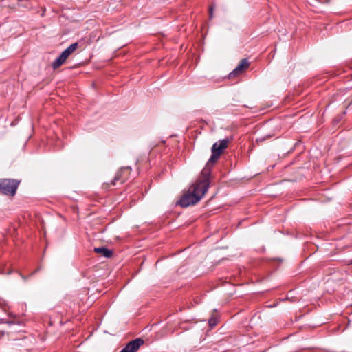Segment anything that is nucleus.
<instances>
[{
    "mask_svg": "<svg viewBox=\"0 0 352 352\" xmlns=\"http://www.w3.org/2000/svg\"><path fill=\"white\" fill-rule=\"evenodd\" d=\"M94 250L96 253L101 254L105 258H110L113 255V252L104 247L95 248Z\"/></svg>",
    "mask_w": 352,
    "mask_h": 352,
    "instance_id": "nucleus-8",
    "label": "nucleus"
},
{
    "mask_svg": "<svg viewBox=\"0 0 352 352\" xmlns=\"http://www.w3.org/2000/svg\"><path fill=\"white\" fill-rule=\"evenodd\" d=\"M144 340L141 338L129 342L120 352H136L143 345Z\"/></svg>",
    "mask_w": 352,
    "mask_h": 352,
    "instance_id": "nucleus-4",
    "label": "nucleus"
},
{
    "mask_svg": "<svg viewBox=\"0 0 352 352\" xmlns=\"http://www.w3.org/2000/svg\"><path fill=\"white\" fill-rule=\"evenodd\" d=\"M213 11H214V8L212 6H210V8H209V15H210V19L213 17Z\"/></svg>",
    "mask_w": 352,
    "mask_h": 352,
    "instance_id": "nucleus-16",
    "label": "nucleus"
},
{
    "mask_svg": "<svg viewBox=\"0 0 352 352\" xmlns=\"http://www.w3.org/2000/svg\"><path fill=\"white\" fill-rule=\"evenodd\" d=\"M28 2L27 1H25V3H24V4H23V6H25V7H28Z\"/></svg>",
    "mask_w": 352,
    "mask_h": 352,
    "instance_id": "nucleus-18",
    "label": "nucleus"
},
{
    "mask_svg": "<svg viewBox=\"0 0 352 352\" xmlns=\"http://www.w3.org/2000/svg\"><path fill=\"white\" fill-rule=\"evenodd\" d=\"M72 53L70 52L67 49H65L61 54H60V56L65 60H66V59L69 56L70 54H72Z\"/></svg>",
    "mask_w": 352,
    "mask_h": 352,
    "instance_id": "nucleus-10",
    "label": "nucleus"
},
{
    "mask_svg": "<svg viewBox=\"0 0 352 352\" xmlns=\"http://www.w3.org/2000/svg\"><path fill=\"white\" fill-rule=\"evenodd\" d=\"M78 43H74L70 45L67 49L72 53H73L78 47Z\"/></svg>",
    "mask_w": 352,
    "mask_h": 352,
    "instance_id": "nucleus-14",
    "label": "nucleus"
},
{
    "mask_svg": "<svg viewBox=\"0 0 352 352\" xmlns=\"http://www.w3.org/2000/svg\"><path fill=\"white\" fill-rule=\"evenodd\" d=\"M21 183V180L16 179H0V194L14 197Z\"/></svg>",
    "mask_w": 352,
    "mask_h": 352,
    "instance_id": "nucleus-3",
    "label": "nucleus"
},
{
    "mask_svg": "<svg viewBox=\"0 0 352 352\" xmlns=\"http://www.w3.org/2000/svg\"><path fill=\"white\" fill-rule=\"evenodd\" d=\"M208 324H209L210 327L212 328L215 327L217 324V319L215 318H210L208 321Z\"/></svg>",
    "mask_w": 352,
    "mask_h": 352,
    "instance_id": "nucleus-15",
    "label": "nucleus"
},
{
    "mask_svg": "<svg viewBox=\"0 0 352 352\" xmlns=\"http://www.w3.org/2000/svg\"><path fill=\"white\" fill-rule=\"evenodd\" d=\"M72 53L70 52L67 49H65L61 54H60V56L65 60H66V59L69 56L70 54H72Z\"/></svg>",
    "mask_w": 352,
    "mask_h": 352,
    "instance_id": "nucleus-12",
    "label": "nucleus"
},
{
    "mask_svg": "<svg viewBox=\"0 0 352 352\" xmlns=\"http://www.w3.org/2000/svg\"><path fill=\"white\" fill-rule=\"evenodd\" d=\"M229 142L230 140L228 139H223L212 145L211 149L212 155L201 171L202 175H208L210 177L213 164L217 162L223 150L228 147Z\"/></svg>",
    "mask_w": 352,
    "mask_h": 352,
    "instance_id": "nucleus-2",
    "label": "nucleus"
},
{
    "mask_svg": "<svg viewBox=\"0 0 352 352\" xmlns=\"http://www.w3.org/2000/svg\"><path fill=\"white\" fill-rule=\"evenodd\" d=\"M250 66V63L247 58L242 59L239 64L236 67V68L231 72L229 75V78H234L240 74H241L245 69H247Z\"/></svg>",
    "mask_w": 352,
    "mask_h": 352,
    "instance_id": "nucleus-6",
    "label": "nucleus"
},
{
    "mask_svg": "<svg viewBox=\"0 0 352 352\" xmlns=\"http://www.w3.org/2000/svg\"><path fill=\"white\" fill-rule=\"evenodd\" d=\"M22 278L25 279V278L21 275Z\"/></svg>",
    "mask_w": 352,
    "mask_h": 352,
    "instance_id": "nucleus-20",
    "label": "nucleus"
},
{
    "mask_svg": "<svg viewBox=\"0 0 352 352\" xmlns=\"http://www.w3.org/2000/svg\"><path fill=\"white\" fill-rule=\"evenodd\" d=\"M209 186L210 177L201 174L200 178L192 185V191L184 193L178 204L184 208L196 204L208 191Z\"/></svg>",
    "mask_w": 352,
    "mask_h": 352,
    "instance_id": "nucleus-1",
    "label": "nucleus"
},
{
    "mask_svg": "<svg viewBox=\"0 0 352 352\" xmlns=\"http://www.w3.org/2000/svg\"><path fill=\"white\" fill-rule=\"evenodd\" d=\"M72 53L70 52L67 49H65L61 54H60V56L65 60H66V59L69 56L70 54H72Z\"/></svg>",
    "mask_w": 352,
    "mask_h": 352,
    "instance_id": "nucleus-11",
    "label": "nucleus"
},
{
    "mask_svg": "<svg viewBox=\"0 0 352 352\" xmlns=\"http://www.w3.org/2000/svg\"><path fill=\"white\" fill-rule=\"evenodd\" d=\"M72 53L70 52L67 49H65L61 54H60V56L65 60H66V59L69 56L70 54H72Z\"/></svg>",
    "mask_w": 352,
    "mask_h": 352,
    "instance_id": "nucleus-13",
    "label": "nucleus"
},
{
    "mask_svg": "<svg viewBox=\"0 0 352 352\" xmlns=\"http://www.w3.org/2000/svg\"><path fill=\"white\" fill-rule=\"evenodd\" d=\"M349 264H352V259L349 261Z\"/></svg>",
    "mask_w": 352,
    "mask_h": 352,
    "instance_id": "nucleus-19",
    "label": "nucleus"
},
{
    "mask_svg": "<svg viewBox=\"0 0 352 352\" xmlns=\"http://www.w3.org/2000/svg\"><path fill=\"white\" fill-rule=\"evenodd\" d=\"M144 340L141 338L129 342L120 352H136L143 345Z\"/></svg>",
    "mask_w": 352,
    "mask_h": 352,
    "instance_id": "nucleus-5",
    "label": "nucleus"
},
{
    "mask_svg": "<svg viewBox=\"0 0 352 352\" xmlns=\"http://www.w3.org/2000/svg\"><path fill=\"white\" fill-rule=\"evenodd\" d=\"M131 170V169L130 167L122 168L116 174L112 184L116 185V182L118 181H120L121 184L124 183L128 179V176L130 174Z\"/></svg>",
    "mask_w": 352,
    "mask_h": 352,
    "instance_id": "nucleus-7",
    "label": "nucleus"
},
{
    "mask_svg": "<svg viewBox=\"0 0 352 352\" xmlns=\"http://www.w3.org/2000/svg\"><path fill=\"white\" fill-rule=\"evenodd\" d=\"M65 60L59 56L56 59H55L52 63V67L54 69L58 68L60 65H62Z\"/></svg>",
    "mask_w": 352,
    "mask_h": 352,
    "instance_id": "nucleus-9",
    "label": "nucleus"
},
{
    "mask_svg": "<svg viewBox=\"0 0 352 352\" xmlns=\"http://www.w3.org/2000/svg\"><path fill=\"white\" fill-rule=\"evenodd\" d=\"M3 305H4V302L2 299L0 298V306H2Z\"/></svg>",
    "mask_w": 352,
    "mask_h": 352,
    "instance_id": "nucleus-17",
    "label": "nucleus"
}]
</instances>
